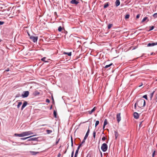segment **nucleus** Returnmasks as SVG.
<instances>
[{"label": "nucleus", "instance_id": "1", "mask_svg": "<svg viewBox=\"0 0 157 157\" xmlns=\"http://www.w3.org/2000/svg\"><path fill=\"white\" fill-rule=\"evenodd\" d=\"M137 105L140 108H141L145 106L146 105L145 101L143 99H141L137 101Z\"/></svg>", "mask_w": 157, "mask_h": 157}, {"label": "nucleus", "instance_id": "2", "mask_svg": "<svg viewBox=\"0 0 157 157\" xmlns=\"http://www.w3.org/2000/svg\"><path fill=\"white\" fill-rule=\"evenodd\" d=\"M101 149L103 152H105L108 149L107 144L105 143L102 144L101 147Z\"/></svg>", "mask_w": 157, "mask_h": 157}, {"label": "nucleus", "instance_id": "3", "mask_svg": "<svg viewBox=\"0 0 157 157\" xmlns=\"http://www.w3.org/2000/svg\"><path fill=\"white\" fill-rule=\"evenodd\" d=\"M29 94V92L28 91H25L23 92V94H22V97L23 98L27 97Z\"/></svg>", "mask_w": 157, "mask_h": 157}, {"label": "nucleus", "instance_id": "4", "mask_svg": "<svg viewBox=\"0 0 157 157\" xmlns=\"http://www.w3.org/2000/svg\"><path fill=\"white\" fill-rule=\"evenodd\" d=\"M30 38L33 41V42L35 43L37 40L38 37L31 36H30Z\"/></svg>", "mask_w": 157, "mask_h": 157}, {"label": "nucleus", "instance_id": "5", "mask_svg": "<svg viewBox=\"0 0 157 157\" xmlns=\"http://www.w3.org/2000/svg\"><path fill=\"white\" fill-rule=\"evenodd\" d=\"M117 121L119 123L121 120V113H118L117 115Z\"/></svg>", "mask_w": 157, "mask_h": 157}, {"label": "nucleus", "instance_id": "6", "mask_svg": "<svg viewBox=\"0 0 157 157\" xmlns=\"http://www.w3.org/2000/svg\"><path fill=\"white\" fill-rule=\"evenodd\" d=\"M39 137H34V138H30L27 140V141H37Z\"/></svg>", "mask_w": 157, "mask_h": 157}, {"label": "nucleus", "instance_id": "7", "mask_svg": "<svg viewBox=\"0 0 157 157\" xmlns=\"http://www.w3.org/2000/svg\"><path fill=\"white\" fill-rule=\"evenodd\" d=\"M89 128H90V127L89 126L88 130L85 135V136L84 137V138L85 140H86L87 138L88 137V136L89 135V132H90V130Z\"/></svg>", "mask_w": 157, "mask_h": 157}, {"label": "nucleus", "instance_id": "8", "mask_svg": "<svg viewBox=\"0 0 157 157\" xmlns=\"http://www.w3.org/2000/svg\"><path fill=\"white\" fill-rule=\"evenodd\" d=\"M28 104L27 102L26 101H25L23 103L21 109V110H22Z\"/></svg>", "mask_w": 157, "mask_h": 157}, {"label": "nucleus", "instance_id": "9", "mask_svg": "<svg viewBox=\"0 0 157 157\" xmlns=\"http://www.w3.org/2000/svg\"><path fill=\"white\" fill-rule=\"evenodd\" d=\"M157 45V42L155 43H149L147 45L148 47L153 46Z\"/></svg>", "mask_w": 157, "mask_h": 157}, {"label": "nucleus", "instance_id": "10", "mask_svg": "<svg viewBox=\"0 0 157 157\" xmlns=\"http://www.w3.org/2000/svg\"><path fill=\"white\" fill-rule=\"evenodd\" d=\"M134 117L136 119H138L139 117V115L136 112H134L133 113Z\"/></svg>", "mask_w": 157, "mask_h": 157}, {"label": "nucleus", "instance_id": "11", "mask_svg": "<svg viewBox=\"0 0 157 157\" xmlns=\"http://www.w3.org/2000/svg\"><path fill=\"white\" fill-rule=\"evenodd\" d=\"M71 3L72 4L77 5L79 3V2L76 1V0H72L71 1Z\"/></svg>", "mask_w": 157, "mask_h": 157}, {"label": "nucleus", "instance_id": "12", "mask_svg": "<svg viewBox=\"0 0 157 157\" xmlns=\"http://www.w3.org/2000/svg\"><path fill=\"white\" fill-rule=\"evenodd\" d=\"M97 108L96 107H94L91 111H88L89 114H91Z\"/></svg>", "mask_w": 157, "mask_h": 157}, {"label": "nucleus", "instance_id": "13", "mask_svg": "<svg viewBox=\"0 0 157 157\" xmlns=\"http://www.w3.org/2000/svg\"><path fill=\"white\" fill-rule=\"evenodd\" d=\"M36 136V135H33L32 136H29V137H28L21 138L20 139L21 140H26L27 139L29 138H30V137H32L33 136Z\"/></svg>", "mask_w": 157, "mask_h": 157}, {"label": "nucleus", "instance_id": "14", "mask_svg": "<svg viewBox=\"0 0 157 157\" xmlns=\"http://www.w3.org/2000/svg\"><path fill=\"white\" fill-rule=\"evenodd\" d=\"M25 132L26 136H29L33 134V133L31 131Z\"/></svg>", "mask_w": 157, "mask_h": 157}, {"label": "nucleus", "instance_id": "15", "mask_svg": "<svg viewBox=\"0 0 157 157\" xmlns=\"http://www.w3.org/2000/svg\"><path fill=\"white\" fill-rule=\"evenodd\" d=\"M145 21H147V22L149 21V19H148V18L147 17H145L142 20L141 22H143Z\"/></svg>", "mask_w": 157, "mask_h": 157}, {"label": "nucleus", "instance_id": "16", "mask_svg": "<svg viewBox=\"0 0 157 157\" xmlns=\"http://www.w3.org/2000/svg\"><path fill=\"white\" fill-rule=\"evenodd\" d=\"M120 2L119 0H116L115 2V5L116 6H118L120 5Z\"/></svg>", "mask_w": 157, "mask_h": 157}, {"label": "nucleus", "instance_id": "17", "mask_svg": "<svg viewBox=\"0 0 157 157\" xmlns=\"http://www.w3.org/2000/svg\"><path fill=\"white\" fill-rule=\"evenodd\" d=\"M107 124V121L106 119H105L104 120V125L103 126V129H104L105 126Z\"/></svg>", "mask_w": 157, "mask_h": 157}, {"label": "nucleus", "instance_id": "18", "mask_svg": "<svg viewBox=\"0 0 157 157\" xmlns=\"http://www.w3.org/2000/svg\"><path fill=\"white\" fill-rule=\"evenodd\" d=\"M114 135L115 137V139L116 140L117 138V137L118 136V134L117 132V131H114Z\"/></svg>", "mask_w": 157, "mask_h": 157}, {"label": "nucleus", "instance_id": "19", "mask_svg": "<svg viewBox=\"0 0 157 157\" xmlns=\"http://www.w3.org/2000/svg\"><path fill=\"white\" fill-rule=\"evenodd\" d=\"M14 136H18L19 137H22L21 136V133L20 134H17L15 133L14 134Z\"/></svg>", "mask_w": 157, "mask_h": 157}, {"label": "nucleus", "instance_id": "20", "mask_svg": "<svg viewBox=\"0 0 157 157\" xmlns=\"http://www.w3.org/2000/svg\"><path fill=\"white\" fill-rule=\"evenodd\" d=\"M63 54L66 55H67L69 56H71V52H64Z\"/></svg>", "mask_w": 157, "mask_h": 157}, {"label": "nucleus", "instance_id": "21", "mask_svg": "<svg viewBox=\"0 0 157 157\" xmlns=\"http://www.w3.org/2000/svg\"><path fill=\"white\" fill-rule=\"evenodd\" d=\"M22 104V103L21 101H20V102H18V104L17 106V108H19L20 107V106Z\"/></svg>", "mask_w": 157, "mask_h": 157}, {"label": "nucleus", "instance_id": "22", "mask_svg": "<svg viewBox=\"0 0 157 157\" xmlns=\"http://www.w3.org/2000/svg\"><path fill=\"white\" fill-rule=\"evenodd\" d=\"M109 6V4L108 2H107L105 3L104 5V8H106L107 7Z\"/></svg>", "mask_w": 157, "mask_h": 157}, {"label": "nucleus", "instance_id": "23", "mask_svg": "<svg viewBox=\"0 0 157 157\" xmlns=\"http://www.w3.org/2000/svg\"><path fill=\"white\" fill-rule=\"evenodd\" d=\"M46 131L48 134H50L52 132V131L50 130H47Z\"/></svg>", "mask_w": 157, "mask_h": 157}, {"label": "nucleus", "instance_id": "24", "mask_svg": "<svg viewBox=\"0 0 157 157\" xmlns=\"http://www.w3.org/2000/svg\"><path fill=\"white\" fill-rule=\"evenodd\" d=\"M154 92H155V91H154L150 94V97L151 99L153 97V96L154 94Z\"/></svg>", "mask_w": 157, "mask_h": 157}, {"label": "nucleus", "instance_id": "25", "mask_svg": "<svg viewBox=\"0 0 157 157\" xmlns=\"http://www.w3.org/2000/svg\"><path fill=\"white\" fill-rule=\"evenodd\" d=\"M112 65H113V63H110V64H109V65H106L105 66V68H107L110 67L111 66H112Z\"/></svg>", "mask_w": 157, "mask_h": 157}, {"label": "nucleus", "instance_id": "26", "mask_svg": "<svg viewBox=\"0 0 157 157\" xmlns=\"http://www.w3.org/2000/svg\"><path fill=\"white\" fill-rule=\"evenodd\" d=\"M96 132L95 131H94L93 132V136L94 139H95L96 137Z\"/></svg>", "mask_w": 157, "mask_h": 157}, {"label": "nucleus", "instance_id": "27", "mask_svg": "<svg viewBox=\"0 0 157 157\" xmlns=\"http://www.w3.org/2000/svg\"><path fill=\"white\" fill-rule=\"evenodd\" d=\"M113 26V25L112 24H109L108 25V29H110L112 26Z\"/></svg>", "mask_w": 157, "mask_h": 157}, {"label": "nucleus", "instance_id": "28", "mask_svg": "<svg viewBox=\"0 0 157 157\" xmlns=\"http://www.w3.org/2000/svg\"><path fill=\"white\" fill-rule=\"evenodd\" d=\"M53 114L54 117H56V115H57V112L54 110L53 112Z\"/></svg>", "mask_w": 157, "mask_h": 157}, {"label": "nucleus", "instance_id": "29", "mask_svg": "<svg viewBox=\"0 0 157 157\" xmlns=\"http://www.w3.org/2000/svg\"><path fill=\"white\" fill-rule=\"evenodd\" d=\"M46 58V57H44L41 59V60L43 61H44L45 62H47V61H45V59Z\"/></svg>", "mask_w": 157, "mask_h": 157}, {"label": "nucleus", "instance_id": "30", "mask_svg": "<svg viewBox=\"0 0 157 157\" xmlns=\"http://www.w3.org/2000/svg\"><path fill=\"white\" fill-rule=\"evenodd\" d=\"M62 27L61 26H60L59 27L58 30L59 31L61 32L62 31Z\"/></svg>", "mask_w": 157, "mask_h": 157}, {"label": "nucleus", "instance_id": "31", "mask_svg": "<svg viewBox=\"0 0 157 157\" xmlns=\"http://www.w3.org/2000/svg\"><path fill=\"white\" fill-rule=\"evenodd\" d=\"M99 124V121H96L95 124V126L96 127Z\"/></svg>", "mask_w": 157, "mask_h": 157}, {"label": "nucleus", "instance_id": "32", "mask_svg": "<svg viewBox=\"0 0 157 157\" xmlns=\"http://www.w3.org/2000/svg\"><path fill=\"white\" fill-rule=\"evenodd\" d=\"M143 98L145 99L146 100H147V95H145L143 96Z\"/></svg>", "mask_w": 157, "mask_h": 157}, {"label": "nucleus", "instance_id": "33", "mask_svg": "<svg viewBox=\"0 0 157 157\" xmlns=\"http://www.w3.org/2000/svg\"><path fill=\"white\" fill-rule=\"evenodd\" d=\"M22 137L26 136L25 132H22L21 133Z\"/></svg>", "mask_w": 157, "mask_h": 157}, {"label": "nucleus", "instance_id": "34", "mask_svg": "<svg viewBox=\"0 0 157 157\" xmlns=\"http://www.w3.org/2000/svg\"><path fill=\"white\" fill-rule=\"evenodd\" d=\"M153 16L155 18L157 17V13H155L153 15Z\"/></svg>", "mask_w": 157, "mask_h": 157}, {"label": "nucleus", "instance_id": "35", "mask_svg": "<svg viewBox=\"0 0 157 157\" xmlns=\"http://www.w3.org/2000/svg\"><path fill=\"white\" fill-rule=\"evenodd\" d=\"M129 17L130 15L129 14H127L126 15H125V19H128L129 18Z\"/></svg>", "mask_w": 157, "mask_h": 157}, {"label": "nucleus", "instance_id": "36", "mask_svg": "<svg viewBox=\"0 0 157 157\" xmlns=\"http://www.w3.org/2000/svg\"><path fill=\"white\" fill-rule=\"evenodd\" d=\"M40 94V93L38 91H35V95H37L39 94Z\"/></svg>", "mask_w": 157, "mask_h": 157}, {"label": "nucleus", "instance_id": "37", "mask_svg": "<svg viewBox=\"0 0 157 157\" xmlns=\"http://www.w3.org/2000/svg\"><path fill=\"white\" fill-rule=\"evenodd\" d=\"M74 154V150H73L71 152V157H73Z\"/></svg>", "mask_w": 157, "mask_h": 157}, {"label": "nucleus", "instance_id": "38", "mask_svg": "<svg viewBox=\"0 0 157 157\" xmlns=\"http://www.w3.org/2000/svg\"><path fill=\"white\" fill-rule=\"evenodd\" d=\"M154 29V27L153 26H151L150 27V31L153 30Z\"/></svg>", "mask_w": 157, "mask_h": 157}, {"label": "nucleus", "instance_id": "39", "mask_svg": "<svg viewBox=\"0 0 157 157\" xmlns=\"http://www.w3.org/2000/svg\"><path fill=\"white\" fill-rule=\"evenodd\" d=\"M106 138L105 136H103V137L102 138V140L103 141H104L106 140Z\"/></svg>", "mask_w": 157, "mask_h": 157}, {"label": "nucleus", "instance_id": "40", "mask_svg": "<svg viewBox=\"0 0 157 157\" xmlns=\"http://www.w3.org/2000/svg\"><path fill=\"white\" fill-rule=\"evenodd\" d=\"M78 151L76 150L75 155L77 156L78 155Z\"/></svg>", "mask_w": 157, "mask_h": 157}, {"label": "nucleus", "instance_id": "41", "mask_svg": "<svg viewBox=\"0 0 157 157\" xmlns=\"http://www.w3.org/2000/svg\"><path fill=\"white\" fill-rule=\"evenodd\" d=\"M46 102L47 103H49L50 102V100L48 99H47L46 100Z\"/></svg>", "mask_w": 157, "mask_h": 157}, {"label": "nucleus", "instance_id": "42", "mask_svg": "<svg viewBox=\"0 0 157 157\" xmlns=\"http://www.w3.org/2000/svg\"><path fill=\"white\" fill-rule=\"evenodd\" d=\"M32 154L33 155H36L37 154V153L35 151H32Z\"/></svg>", "mask_w": 157, "mask_h": 157}, {"label": "nucleus", "instance_id": "43", "mask_svg": "<svg viewBox=\"0 0 157 157\" xmlns=\"http://www.w3.org/2000/svg\"><path fill=\"white\" fill-rule=\"evenodd\" d=\"M140 14H138L136 16V18L137 19L139 18L140 17Z\"/></svg>", "mask_w": 157, "mask_h": 157}, {"label": "nucleus", "instance_id": "44", "mask_svg": "<svg viewBox=\"0 0 157 157\" xmlns=\"http://www.w3.org/2000/svg\"><path fill=\"white\" fill-rule=\"evenodd\" d=\"M71 146H73V141L72 137H71Z\"/></svg>", "mask_w": 157, "mask_h": 157}, {"label": "nucleus", "instance_id": "45", "mask_svg": "<svg viewBox=\"0 0 157 157\" xmlns=\"http://www.w3.org/2000/svg\"><path fill=\"white\" fill-rule=\"evenodd\" d=\"M86 140H85L84 138L83 140L81 143L82 144H83L85 142V141Z\"/></svg>", "mask_w": 157, "mask_h": 157}, {"label": "nucleus", "instance_id": "46", "mask_svg": "<svg viewBox=\"0 0 157 157\" xmlns=\"http://www.w3.org/2000/svg\"><path fill=\"white\" fill-rule=\"evenodd\" d=\"M4 23V22L3 21H0V25H2Z\"/></svg>", "mask_w": 157, "mask_h": 157}, {"label": "nucleus", "instance_id": "47", "mask_svg": "<svg viewBox=\"0 0 157 157\" xmlns=\"http://www.w3.org/2000/svg\"><path fill=\"white\" fill-rule=\"evenodd\" d=\"M143 122V121H141L140 122V124H139V127H140V128L141 127H142L141 124H142V123Z\"/></svg>", "mask_w": 157, "mask_h": 157}, {"label": "nucleus", "instance_id": "48", "mask_svg": "<svg viewBox=\"0 0 157 157\" xmlns=\"http://www.w3.org/2000/svg\"><path fill=\"white\" fill-rule=\"evenodd\" d=\"M137 105V102L135 103L134 105V107L135 109H136V105Z\"/></svg>", "mask_w": 157, "mask_h": 157}, {"label": "nucleus", "instance_id": "49", "mask_svg": "<svg viewBox=\"0 0 157 157\" xmlns=\"http://www.w3.org/2000/svg\"><path fill=\"white\" fill-rule=\"evenodd\" d=\"M155 151H154L152 154V157H154V156L155 155Z\"/></svg>", "mask_w": 157, "mask_h": 157}, {"label": "nucleus", "instance_id": "50", "mask_svg": "<svg viewBox=\"0 0 157 157\" xmlns=\"http://www.w3.org/2000/svg\"><path fill=\"white\" fill-rule=\"evenodd\" d=\"M13 145H15V144H16L19 143V142L17 143V142H13Z\"/></svg>", "mask_w": 157, "mask_h": 157}, {"label": "nucleus", "instance_id": "51", "mask_svg": "<svg viewBox=\"0 0 157 157\" xmlns=\"http://www.w3.org/2000/svg\"><path fill=\"white\" fill-rule=\"evenodd\" d=\"M80 148V147H79V146H78L76 150L79 151V149Z\"/></svg>", "mask_w": 157, "mask_h": 157}, {"label": "nucleus", "instance_id": "52", "mask_svg": "<svg viewBox=\"0 0 157 157\" xmlns=\"http://www.w3.org/2000/svg\"><path fill=\"white\" fill-rule=\"evenodd\" d=\"M61 155L59 153L57 157H60Z\"/></svg>", "mask_w": 157, "mask_h": 157}, {"label": "nucleus", "instance_id": "53", "mask_svg": "<svg viewBox=\"0 0 157 157\" xmlns=\"http://www.w3.org/2000/svg\"><path fill=\"white\" fill-rule=\"evenodd\" d=\"M9 71V68H7V69L6 70V71Z\"/></svg>", "mask_w": 157, "mask_h": 157}, {"label": "nucleus", "instance_id": "54", "mask_svg": "<svg viewBox=\"0 0 157 157\" xmlns=\"http://www.w3.org/2000/svg\"><path fill=\"white\" fill-rule=\"evenodd\" d=\"M82 144L81 143L78 146H79V147H80L82 145Z\"/></svg>", "mask_w": 157, "mask_h": 157}, {"label": "nucleus", "instance_id": "55", "mask_svg": "<svg viewBox=\"0 0 157 157\" xmlns=\"http://www.w3.org/2000/svg\"><path fill=\"white\" fill-rule=\"evenodd\" d=\"M143 85V84L142 83H141V84H140V85L139 86V87H140L142 85Z\"/></svg>", "mask_w": 157, "mask_h": 157}, {"label": "nucleus", "instance_id": "56", "mask_svg": "<svg viewBox=\"0 0 157 157\" xmlns=\"http://www.w3.org/2000/svg\"><path fill=\"white\" fill-rule=\"evenodd\" d=\"M52 100L53 101H54V99H53V97H52Z\"/></svg>", "mask_w": 157, "mask_h": 157}, {"label": "nucleus", "instance_id": "57", "mask_svg": "<svg viewBox=\"0 0 157 157\" xmlns=\"http://www.w3.org/2000/svg\"><path fill=\"white\" fill-rule=\"evenodd\" d=\"M144 54H143L141 56V57H143L144 56Z\"/></svg>", "mask_w": 157, "mask_h": 157}, {"label": "nucleus", "instance_id": "58", "mask_svg": "<svg viewBox=\"0 0 157 157\" xmlns=\"http://www.w3.org/2000/svg\"><path fill=\"white\" fill-rule=\"evenodd\" d=\"M101 157H102V155L101 152Z\"/></svg>", "mask_w": 157, "mask_h": 157}, {"label": "nucleus", "instance_id": "59", "mask_svg": "<svg viewBox=\"0 0 157 157\" xmlns=\"http://www.w3.org/2000/svg\"><path fill=\"white\" fill-rule=\"evenodd\" d=\"M47 124H43V125H42V126H45V125H46Z\"/></svg>", "mask_w": 157, "mask_h": 157}, {"label": "nucleus", "instance_id": "60", "mask_svg": "<svg viewBox=\"0 0 157 157\" xmlns=\"http://www.w3.org/2000/svg\"><path fill=\"white\" fill-rule=\"evenodd\" d=\"M2 40L1 39H0V42L2 41Z\"/></svg>", "mask_w": 157, "mask_h": 157}, {"label": "nucleus", "instance_id": "61", "mask_svg": "<svg viewBox=\"0 0 157 157\" xmlns=\"http://www.w3.org/2000/svg\"><path fill=\"white\" fill-rule=\"evenodd\" d=\"M77 156L75 155L74 157H77Z\"/></svg>", "mask_w": 157, "mask_h": 157}, {"label": "nucleus", "instance_id": "62", "mask_svg": "<svg viewBox=\"0 0 157 157\" xmlns=\"http://www.w3.org/2000/svg\"><path fill=\"white\" fill-rule=\"evenodd\" d=\"M58 141H57L56 142V144H58Z\"/></svg>", "mask_w": 157, "mask_h": 157}, {"label": "nucleus", "instance_id": "63", "mask_svg": "<svg viewBox=\"0 0 157 157\" xmlns=\"http://www.w3.org/2000/svg\"><path fill=\"white\" fill-rule=\"evenodd\" d=\"M21 144H24V143H21Z\"/></svg>", "mask_w": 157, "mask_h": 157}, {"label": "nucleus", "instance_id": "64", "mask_svg": "<svg viewBox=\"0 0 157 157\" xmlns=\"http://www.w3.org/2000/svg\"><path fill=\"white\" fill-rule=\"evenodd\" d=\"M88 156H89V155H87V156L86 157H88Z\"/></svg>", "mask_w": 157, "mask_h": 157}]
</instances>
